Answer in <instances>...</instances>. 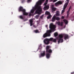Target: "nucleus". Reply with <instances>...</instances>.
<instances>
[{
    "instance_id": "nucleus-1",
    "label": "nucleus",
    "mask_w": 74,
    "mask_h": 74,
    "mask_svg": "<svg viewBox=\"0 0 74 74\" xmlns=\"http://www.w3.org/2000/svg\"><path fill=\"white\" fill-rule=\"evenodd\" d=\"M45 1V0H40L38 1L36 3V5L35 6V7L33 8V9H32L31 10V12L29 13V16H32L33 14H33L34 11L36 10L35 11V13L36 14H38L39 15H40L41 14V12L42 11V9L41 8V6H39L41 5L42 4V2H44Z\"/></svg>"
},
{
    "instance_id": "nucleus-2",
    "label": "nucleus",
    "mask_w": 74,
    "mask_h": 74,
    "mask_svg": "<svg viewBox=\"0 0 74 74\" xmlns=\"http://www.w3.org/2000/svg\"><path fill=\"white\" fill-rule=\"evenodd\" d=\"M56 28V26L53 25L52 23H51L49 25V28L50 29V30H48L47 31V33H45L43 35L44 38H45L48 36H51V33L52 32H53L55 29Z\"/></svg>"
},
{
    "instance_id": "nucleus-3",
    "label": "nucleus",
    "mask_w": 74,
    "mask_h": 74,
    "mask_svg": "<svg viewBox=\"0 0 74 74\" xmlns=\"http://www.w3.org/2000/svg\"><path fill=\"white\" fill-rule=\"evenodd\" d=\"M19 12L22 11L23 13V15H28L29 13L26 12V10L23 8L22 6H20L18 9Z\"/></svg>"
},
{
    "instance_id": "nucleus-4",
    "label": "nucleus",
    "mask_w": 74,
    "mask_h": 74,
    "mask_svg": "<svg viewBox=\"0 0 74 74\" xmlns=\"http://www.w3.org/2000/svg\"><path fill=\"white\" fill-rule=\"evenodd\" d=\"M59 37L58 39V44H59L60 42H63V35L61 34L59 35Z\"/></svg>"
},
{
    "instance_id": "nucleus-5",
    "label": "nucleus",
    "mask_w": 74,
    "mask_h": 74,
    "mask_svg": "<svg viewBox=\"0 0 74 74\" xmlns=\"http://www.w3.org/2000/svg\"><path fill=\"white\" fill-rule=\"evenodd\" d=\"M46 52L47 53H52V50L51 49H49V46H47L46 47Z\"/></svg>"
},
{
    "instance_id": "nucleus-6",
    "label": "nucleus",
    "mask_w": 74,
    "mask_h": 74,
    "mask_svg": "<svg viewBox=\"0 0 74 74\" xmlns=\"http://www.w3.org/2000/svg\"><path fill=\"white\" fill-rule=\"evenodd\" d=\"M44 43L46 45H48L49 44V41L48 38L45 39L44 40Z\"/></svg>"
},
{
    "instance_id": "nucleus-7",
    "label": "nucleus",
    "mask_w": 74,
    "mask_h": 74,
    "mask_svg": "<svg viewBox=\"0 0 74 74\" xmlns=\"http://www.w3.org/2000/svg\"><path fill=\"white\" fill-rule=\"evenodd\" d=\"M45 55V51H44L42 53H41L40 55L39 56V58H41V57H44Z\"/></svg>"
},
{
    "instance_id": "nucleus-8",
    "label": "nucleus",
    "mask_w": 74,
    "mask_h": 74,
    "mask_svg": "<svg viewBox=\"0 0 74 74\" xmlns=\"http://www.w3.org/2000/svg\"><path fill=\"white\" fill-rule=\"evenodd\" d=\"M64 39L65 40H66L67 39H69V35L67 34H64Z\"/></svg>"
},
{
    "instance_id": "nucleus-9",
    "label": "nucleus",
    "mask_w": 74,
    "mask_h": 74,
    "mask_svg": "<svg viewBox=\"0 0 74 74\" xmlns=\"http://www.w3.org/2000/svg\"><path fill=\"white\" fill-rule=\"evenodd\" d=\"M62 4V2L61 1H59L56 3H55V5L56 6H58V5Z\"/></svg>"
},
{
    "instance_id": "nucleus-10",
    "label": "nucleus",
    "mask_w": 74,
    "mask_h": 74,
    "mask_svg": "<svg viewBox=\"0 0 74 74\" xmlns=\"http://www.w3.org/2000/svg\"><path fill=\"white\" fill-rule=\"evenodd\" d=\"M51 9L52 10V12H53V11H55L56 10V8H54V5H52Z\"/></svg>"
},
{
    "instance_id": "nucleus-11",
    "label": "nucleus",
    "mask_w": 74,
    "mask_h": 74,
    "mask_svg": "<svg viewBox=\"0 0 74 74\" xmlns=\"http://www.w3.org/2000/svg\"><path fill=\"white\" fill-rule=\"evenodd\" d=\"M51 53H47L46 54V57L47 59L49 58H50V56H51Z\"/></svg>"
},
{
    "instance_id": "nucleus-12",
    "label": "nucleus",
    "mask_w": 74,
    "mask_h": 74,
    "mask_svg": "<svg viewBox=\"0 0 74 74\" xmlns=\"http://www.w3.org/2000/svg\"><path fill=\"white\" fill-rule=\"evenodd\" d=\"M44 10H48L49 9V6L48 5L45 6L44 8H43Z\"/></svg>"
},
{
    "instance_id": "nucleus-13",
    "label": "nucleus",
    "mask_w": 74,
    "mask_h": 74,
    "mask_svg": "<svg viewBox=\"0 0 74 74\" xmlns=\"http://www.w3.org/2000/svg\"><path fill=\"white\" fill-rule=\"evenodd\" d=\"M56 21V16H54L52 18L51 21L52 22H55Z\"/></svg>"
},
{
    "instance_id": "nucleus-14",
    "label": "nucleus",
    "mask_w": 74,
    "mask_h": 74,
    "mask_svg": "<svg viewBox=\"0 0 74 74\" xmlns=\"http://www.w3.org/2000/svg\"><path fill=\"white\" fill-rule=\"evenodd\" d=\"M69 0H66V1H67V2H66L65 3V5H64L67 6V5H68V4H69Z\"/></svg>"
},
{
    "instance_id": "nucleus-15",
    "label": "nucleus",
    "mask_w": 74,
    "mask_h": 74,
    "mask_svg": "<svg viewBox=\"0 0 74 74\" xmlns=\"http://www.w3.org/2000/svg\"><path fill=\"white\" fill-rule=\"evenodd\" d=\"M29 22L30 23V26H32L33 25V20H32V19L30 20Z\"/></svg>"
},
{
    "instance_id": "nucleus-16",
    "label": "nucleus",
    "mask_w": 74,
    "mask_h": 74,
    "mask_svg": "<svg viewBox=\"0 0 74 74\" xmlns=\"http://www.w3.org/2000/svg\"><path fill=\"white\" fill-rule=\"evenodd\" d=\"M34 32L36 33H40V31L38 29L35 30Z\"/></svg>"
},
{
    "instance_id": "nucleus-17",
    "label": "nucleus",
    "mask_w": 74,
    "mask_h": 74,
    "mask_svg": "<svg viewBox=\"0 0 74 74\" xmlns=\"http://www.w3.org/2000/svg\"><path fill=\"white\" fill-rule=\"evenodd\" d=\"M19 18L21 19H24V17L22 15H21L19 16Z\"/></svg>"
},
{
    "instance_id": "nucleus-18",
    "label": "nucleus",
    "mask_w": 74,
    "mask_h": 74,
    "mask_svg": "<svg viewBox=\"0 0 74 74\" xmlns=\"http://www.w3.org/2000/svg\"><path fill=\"white\" fill-rule=\"evenodd\" d=\"M63 21L65 23V24H67L68 23V21L65 19H64Z\"/></svg>"
},
{
    "instance_id": "nucleus-19",
    "label": "nucleus",
    "mask_w": 74,
    "mask_h": 74,
    "mask_svg": "<svg viewBox=\"0 0 74 74\" xmlns=\"http://www.w3.org/2000/svg\"><path fill=\"white\" fill-rule=\"evenodd\" d=\"M60 12L59 11H57V12L56 13V16H59V13Z\"/></svg>"
},
{
    "instance_id": "nucleus-20",
    "label": "nucleus",
    "mask_w": 74,
    "mask_h": 74,
    "mask_svg": "<svg viewBox=\"0 0 74 74\" xmlns=\"http://www.w3.org/2000/svg\"><path fill=\"white\" fill-rule=\"evenodd\" d=\"M45 15H50V13L49 12L46 11L45 13Z\"/></svg>"
},
{
    "instance_id": "nucleus-21",
    "label": "nucleus",
    "mask_w": 74,
    "mask_h": 74,
    "mask_svg": "<svg viewBox=\"0 0 74 74\" xmlns=\"http://www.w3.org/2000/svg\"><path fill=\"white\" fill-rule=\"evenodd\" d=\"M53 38H51L49 39H48L49 40V41H53Z\"/></svg>"
},
{
    "instance_id": "nucleus-22",
    "label": "nucleus",
    "mask_w": 74,
    "mask_h": 74,
    "mask_svg": "<svg viewBox=\"0 0 74 74\" xmlns=\"http://www.w3.org/2000/svg\"><path fill=\"white\" fill-rule=\"evenodd\" d=\"M56 20H57V21H59V20L60 19V18L59 17H56Z\"/></svg>"
},
{
    "instance_id": "nucleus-23",
    "label": "nucleus",
    "mask_w": 74,
    "mask_h": 74,
    "mask_svg": "<svg viewBox=\"0 0 74 74\" xmlns=\"http://www.w3.org/2000/svg\"><path fill=\"white\" fill-rule=\"evenodd\" d=\"M70 11H67V18H68L69 17V15H70V13H69V12Z\"/></svg>"
},
{
    "instance_id": "nucleus-24",
    "label": "nucleus",
    "mask_w": 74,
    "mask_h": 74,
    "mask_svg": "<svg viewBox=\"0 0 74 74\" xmlns=\"http://www.w3.org/2000/svg\"><path fill=\"white\" fill-rule=\"evenodd\" d=\"M58 35V34L57 32H56L54 34L55 37H57Z\"/></svg>"
},
{
    "instance_id": "nucleus-25",
    "label": "nucleus",
    "mask_w": 74,
    "mask_h": 74,
    "mask_svg": "<svg viewBox=\"0 0 74 74\" xmlns=\"http://www.w3.org/2000/svg\"><path fill=\"white\" fill-rule=\"evenodd\" d=\"M52 42H56V39L53 38Z\"/></svg>"
},
{
    "instance_id": "nucleus-26",
    "label": "nucleus",
    "mask_w": 74,
    "mask_h": 74,
    "mask_svg": "<svg viewBox=\"0 0 74 74\" xmlns=\"http://www.w3.org/2000/svg\"><path fill=\"white\" fill-rule=\"evenodd\" d=\"M51 17H52V16L50 14L47 17V19H50V18H51Z\"/></svg>"
},
{
    "instance_id": "nucleus-27",
    "label": "nucleus",
    "mask_w": 74,
    "mask_h": 74,
    "mask_svg": "<svg viewBox=\"0 0 74 74\" xmlns=\"http://www.w3.org/2000/svg\"><path fill=\"white\" fill-rule=\"evenodd\" d=\"M57 23L58 24V26H60V22L58 21Z\"/></svg>"
},
{
    "instance_id": "nucleus-28",
    "label": "nucleus",
    "mask_w": 74,
    "mask_h": 74,
    "mask_svg": "<svg viewBox=\"0 0 74 74\" xmlns=\"http://www.w3.org/2000/svg\"><path fill=\"white\" fill-rule=\"evenodd\" d=\"M66 7H67V6L64 5V6L63 10H65L66 8Z\"/></svg>"
},
{
    "instance_id": "nucleus-29",
    "label": "nucleus",
    "mask_w": 74,
    "mask_h": 74,
    "mask_svg": "<svg viewBox=\"0 0 74 74\" xmlns=\"http://www.w3.org/2000/svg\"><path fill=\"white\" fill-rule=\"evenodd\" d=\"M39 15H36L35 16L36 18V19L38 18V17H39Z\"/></svg>"
},
{
    "instance_id": "nucleus-30",
    "label": "nucleus",
    "mask_w": 74,
    "mask_h": 74,
    "mask_svg": "<svg viewBox=\"0 0 74 74\" xmlns=\"http://www.w3.org/2000/svg\"><path fill=\"white\" fill-rule=\"evenodd\" d=\"M71 6H70L69 7V10H68V11H70V10L71 9Z\"/></svg>"
},
{
    "instance_id": "nucleus-31",
    "label": "nucleus",
    "mask_w": 74,
    "mask_h": 74,
    "mask_svg": "<svg viewBox=\"0 0 74 74\" xmlns=\"http://www.w3.org/2000/svg\"><path fill=\"white\" fill-rule=\"evenodd\" d=\"M43 16H44V14L40 16V19H42L43 18Z\"/></svg>"
},
{
    "instance_id": "nucleus-32",
    "label": "nucleus",
    "mask_w": 74,
    "mask_h": 74,
    "mask_svg": "<svg viewBox=\"0 0 74 74\" xmlns=\"http://www.w3.org/2000/svg\"><path fill=\"white\" fill-rule=\"evenodd\" d=\"M65 10L63 9V10H62V14H63V13H64V11H65Z\"/></svg>"
},
{
    "instance_id": "nucleus-33",
    "label": "nucleus",
    "mask_w": 74,
    "mask_h": 74,
    "mask_svg": "<svg viewBox=\"0 0 74 74\" xmlns=\"http://www.w3.org/2000/svg\"><path fill=\"white\" fill-rule=\"evenodd\" d=\"M47 3L45 2L44 4V5H45H45H47Z\"/></svg>"
},
{
    "instance_id": "nucleus-34",
    "label": "nucleus",
    "mask_w": 74,
    "mask_h": 74,
    "mask_svg": "<svg viewBox=\"0 0 74 74\" xmlns=\"http://www.w3.org/2000/svg\"><path fill=\"white\" fill-rule=\"evenodd\" d=\"M63 22H61L60 25L61 26H63Z\"/></svg>"
},
{
    "instance_id": "nucleus-35",
    "label": "nucleus",
    "mask_w": 74,
    "mask_h": 74,
    "mask_svg": "<svg viewBox=\"0 0 74 74\" xmlns=\"http://www.w3.org/2000/svg\"><path fill=\"white\" fill-rule=\"evenodd\" d=\"M25 1V0H23L22 1H21V3H24Z\"/></svg>"
},
{
    "instance_id": "nucleus-36",
    "label": "nucleus",
    "mask_w": 74,
    "mask_h": 74,
    "mask_svg": "<svg viewBox=\"0 0 74 74\" xmlns=\"http://www.w3.org/2000/svg\"><path fill=\"white\" fill-rule=\"evenodd\" d=\"M57 1L58 0H54V1H53V2L55 3V2H56V1Z\"/></svg>"
},
{
    "instance_id": "nucleus-37",
    "label": "nucleus",
    "mask_w": 74,
    "mask_h": 74,
    "mask_svg": "<svg viewBox=\"0 0 74 74\" xmlns=\"http://www.w3.org/2000/svg\"><path fill=\"white\" fill-rule=\"evenodd\" d=\"M48 0H46L45 1V3H48Z\"/></svg>"
},
{
    "instance_id": "nucleus-38",
    "label": "nucleus",
    "mask_w": 74,
    "mask_h": 74,
    "mask_svg": "<svg viewBox=\"0 0 74 74\" xmlns=\"http://www.w3.org/2000/svg\"><path fill=\"white\" fill-rule=\"evenodd\" d=\"M62 18L63 19H64V17L63 16H62Z\"/></svg>"
},
{
    "instance_id": "nucleus-39",
    "label": "nucleus",
    "mask_w": 74,
    "mask_h": 74,
    "mask_svg": "<svg viewBox=\"0 0 74 74\" xmlns=\"http://www.w3.org/2000/svg\"><path fill=\"white\" fill-rule=\"evenodd\" d=\"M71 74H74V72H71Z\"/></svg>"
},
{
    "instance_id": "nucleus-40",
    "label": "nucleus",
    "mask_w": 74,
    "mask_h": 74,
    "mask_svg": "<svg viewBox=\"0 0 74 74\" xmlns=\"http://www.w3.org/2000/svg\"><path fill=\"white\" fill-rule=\"evenodd\" d=\"M30 0H27V2H29V1H30Z\"/></svg>"
},
{
    "instance_id": "nucleus-41",
    "label": "nucleus",
    "mask_w": 74,
    "mask_h": 74,
    "mask_svg": "<svg viewBox=\"0 0 74 74\" xmlns=\"http://www.w3.org/2000/svg\"><path fill=\"white\" fill-rule=\"evenodd\" d=\"M46 27H48V25H46Z\"/></svg>"
},
{
    "instance_id": "nucleus-42",
    "label": "nucleus",
    "mask_w": 74,
    "mask_h": 74,
    "mask_svg": "<svg viewBox=\"0 0 74 74\" xmlns=\"http://www.w3.org/2000/svg\"><path fill=\"white\" fill-rule=\"evenodd\" d=\"M51 0V1H52V0Z\"/></svg>"
}]
</instances>
